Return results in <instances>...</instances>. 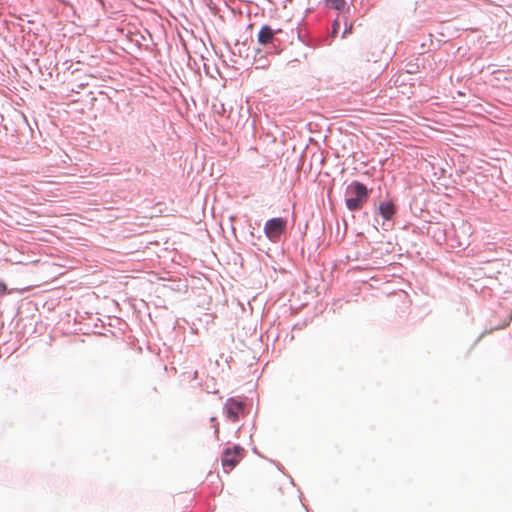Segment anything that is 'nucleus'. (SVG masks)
<instances>
[{"label": "nucleus", "instance_id": "1", "mask_svg": "<svg viewBox=\"0 0 512 512\" xmlns=\"http://www.w3.org/2000/svg\"><path fill=\"white\" fill-rule=\"evenodd\" d=\"M345 205L349 211H359L368 201L370 190L359 181H352L345 190Z\"/></svg>", "mask_w": 512, "mask_h": 512}, {"label": "nucleus", "instance_id": "2", "mask_svg": "<svg viewBox=\"0 0 512 512\" xmlns=\"http://www.w3.org/2000/svg\"><path fill=\"white\" fill-rule=\"evenodd\" d=\"M243 452L244 449L239 445H235L233 448H226L223 451L221 463L226 473H229L236 467L240 459L243 457Z\"/></svg>", "mask_w": 512, "mask_h": 512}, {"label": "nucleus", "instance_id": "3", "mask_svg": "<svg viewBox=\"0 0 512 512\" xmlns=\"http://www.w3.org/2000/svg\"><path fill=\"white\" fill-rule=\"evenodd\" d=\"M286 229V220L283 218L269 219L264 226V232L270 240H277Z\"/></svg>", "mask_w": 512, "mask_h": 512}, {"label": "nucleus", "instance_id": "4", "mask_svg": "<svg viewBox=\"0 0 512 512\" xmlns=\"http://www.w3.org/2000/svg\"><path fill=\"white\" fill-rule=\"evenodd\" d=\"M276 31L270 25H263L258 32L257 41L260 45L267 49V52H272L275 48Z\"/></svg>", "mask_w": 512, "mask_h": 512}, {"label": "nucleus", "instance_id": "5", "mask_svg": "<svg viewBox=\"0 0 512 512\" xmlns=\"http://www.w3.org/2000/svg\"><path fill=\"white\" fill-rule=\"evenodd\" d=\"M245 405L243 402L236 400L235 398L227 399L224 405V413L227 419L236 422L239 419V415L243 413Z\"/></svg>", "mask_w": 512, "mask_h": 512}, {"label": "nucleus", "instance_id": "6", "mask_svg": "<svg viewBox=\"0 0 512 512\" xmlns=\"http://www.w3.org/2000/svg\"><path fill=\"white\" fill-rule=\"evenodd\" d=\"M377 209L384 221H391L397 212L396 205L392 200L380 202Z\"/></svg>", "mask_w": 512, "mask_h": 512}, {"label": "nucleus", "instance_id": "7", "mask_svg": "<svg viewBox=\"0 0 512 512\" xmlns=\"http://www.w3.org/2000/svg\"><path fill=\"white\" fill-rule=\"evenodd\" d=\"M346 0H325V6L339 12H343L346 8Z\"/></svg>", "mask_w": 512, "mask_h": 512}, {"label": "nucleus", "instance_id": "8", "mask_svg": "<svg viewBox=\"0 0 512 512\" xmlns=\"http://www.w3.org/2000/svg\"><path fill=\"white\" fill-rule=\"evenodd\" d=\"M339 30H340V19L337 18L336 20H334V22L332 24L331 36L327 37L323 40L324 44L329 45L331 43L330 39L335 37V35L339 32Z\"/></svg>", "mask_w": 512, "mask_h": 512}, {"label": "nucleus", "instance_id": "9", "mask_svg": "<svg viewBox=\"0 0 512 512\" xmlns=\"http://www.w3.org/2000/svg\"><path fill=\"white\" fill-rule=\"evenodd\" d=\"M211 426L214 429V436L216 440H219V423L216 417L210 418Z\"/></svg>", "mask_w": 512, "mask_h": 512}, {"label": "nucleus", "instance_id": "10", "mask_svg": "<svg viewBox=\"0 0 512 512\" xmlns=\"http://www.w3.org/2000/svg\"><path fill=\"white\" fill-rule=\"evenodd\" d=\"M344 24H345V29H344V31L342 33V38H345L346 35L351 34L352 33V29H353V24L352 23L348 24L347 21L345 20Z\"/></svg>", "mask_w": 512, "mask_h": 512}, {"label": "nucleus", "instance_id": "11", "mask_svg": "<svg viewBox=\"0 0 512 512\" xmlns=\"http://www.w3.org/2000/svg\"><path fill=\"white\" fill-rule=\"evenodd\" d=\"M306 44L308 46H312V47H317V46L322 45L321 41L317 40V39H309L308 42H306Z\"/></svg>", "mask_w": 512, "mask_h": 512}, {"label": "nucleus", "instance_id": "12", "mask_svg": "<svg viewBox=\"0 0 512 512\" xmlns=\"http://www.w3.org/2000/svg\"><path fill=\"white\" fill-rule=\"evenodd\" d=\"M407 66H408L407 71L409 73H415L418 70V65L417 64H408Z\"/></svg>", "mask_w": 512, "mask_h": 512}, {"label": "nucleus", "instance_id": "13", "mask_svg": "<svg viewBox=\"0 0 512 512\" xmlns=\"http://www.w3.org/2000/svg\"><path fill=\"white\" fill-rule=\"evenodd\" d=\"M5 292H6V285L4 283L0 282V296L5 294Z\"/></svg>", "mask_w": 512, "mask_h": 512}]
</instances>
